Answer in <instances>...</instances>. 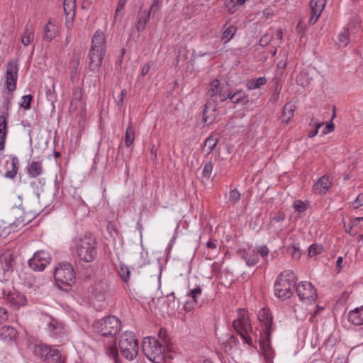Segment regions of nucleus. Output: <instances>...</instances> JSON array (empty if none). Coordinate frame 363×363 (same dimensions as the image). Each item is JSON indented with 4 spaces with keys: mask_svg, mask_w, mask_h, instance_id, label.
Instances as JSON below:
<instances>
[{
    "mask_svg": "<svg viewBox=\"0 0 363 363\" xmlns=\"http://www.w3.org/2000/svg\"><path fill=\"white\" fill-rule=\"evenodd\" d=\"M258 318H272L271 313L268 308H262L259 312Z\"/></svg>",
    "mask_w": 363,
    "mask_h": 363,
    "instance_id": "69168bd1",
    "label": "nucleus"
},
{
    "mask_svg": "<svg viewBox=\"0 0 363 363\" xmlns=\"http://www.w3.org/2000/svg\"><path fill=\"white\" fill-rule=\"evenodd\" d=\"M235 93H239V95L235 98L234 104H242V105H247L249 103L248 95L243 90H238Z\"/></svg>",
    "mask_w": 363,
    "mask_h": 363,
    "instance_id": "a19ab883",
    "label": "nucleus"
},
{
    "mask_svg": "<svg viewBox=\"0 0 363 363\" xmlns=\"http://www.w3.org/2000/svg\"><path fill=\"white\" fill-rule=\"evenodd\" d=\"M323 247L317 244H313L309 247L308 249V255L310 257L315 256L318 254H320L323 252Z\"/></svg>",
    "mask_w": 363,
    "mask_h": 363,
    "instance_id": "a18cd8bd",
    "label": "nucleus"
},
{
    "mask_svg": "<svg viewBox=\"0 0 363 363\" xmlns=\"http://www.w3.org/2000/svg\"><path fill=\"white\" fill-rule=\"evenodd\" d=\"M293 207L296 211L299 213L305 211L307 208L306 205L301 200L295 201L293 204Z\"/></svg>",
    "mask_w": 363,
    "mask_h": 363,
    "instance_id": "864d4df0",
    "label": "nucleus"
},
{
    "mask_svg": "<svg viewBox=\"0 0 363 363\" xmlns=\"http://www.w3.org/2000/svg\"><path fill=\"white\" fill-rule=\"evenodd\" d=\"M130 269L127 265L123 263L119 264L118 274L124 282L127 283L130 280Z\"/></svg>",
    "mask_w": 363,
    "mask_h": 363,
    "instance_id": "e433bc0d",
    "label": "nucleus"
},
{
    "mask_svg": "<svg viewBox=\"0 0 363 363\" xmlns=\"http://www.w3.org/2000/svg\"><path fill=\"white\" fill-rule=\"evenodd\" d=\"M332 183L329 180L327 176H322L318 181L313 184V189L315 192L319 194H325L328 189L331 187Z\"/></svg>",
    "mask_w": 363,
    "mask_h": 363,
    "instance_id": "412c9836",
    "label": "nucleus"
},
{
    "mask_svg": "<svg viewBox=\"0 0 363 363\" xmlns=\"http://www.w3.org/2000/svg\"><path fill=\"white\" fill-rule=\"evenodd\" d=\"M94 294L98 301H102L105 300L108 294V286L107 283L102 282L97 284L94 288Z\"/></svg>",
    "mask_w": 363,
    "mask_h": 363,
    "instance_id": "bb28decb",
    "label": "nucleus"
},
{
    "mask_svg": "<svg viewBox=\"0 0 363 363\" xmlns=\"http://www.w3.org/2000/svg\"><path fill=\"white\" fill-rule=\"evenodd\" d=\"M296 292L301 301L308 303H314L318 297L316 289L309 281L298 284Z\"/></svg>",
    "mask_w": 363,
    "mask_h": 363,
    "instance_id": "9d476101",
    "label": "nucleus"
},
{
    "mask_svg": "<svg viewBox=\"0 0 363 363\" xmlns=\"http://www.w3.org/2000/svg\"><path fill=\"white\" fill-rule=\"evenodd\" d=\"M291 255L294 258H295V259L300 258L301 253V251H300L298 247L296 245L294 244V245H291Z\"/></svg>",
    "mask_w": 363,
    "mask_h": 363,
    "instance_id": "6e6d98bb",
    "label": "nucleus"
},
{
    "mask_svg": "<svg viewBox=\"0 0 363 363\" xmlns=\"http://www.w3.org/2000/svg\"><path fill=\"white\" fill-rule=\"evenodd\" d=\"M14 258L9 251L0 253V274L10 275L13 270Z\"/></svg>",
    "mask_w": 363,
    "mask_h": 363,
    "instance_id": "4468645a",
    "label": "nucleus"
},
{
    "mask_svg": "<svg viewBox=\"0 0 363 363\" xmlns=\"http://www.w3.org/2000/svg\"><path fill=\"white\" fill-rule=\"evenodd\" d=\"M239 341L234 335H230L228 339L223 342L225 352L228 354H231L238 349Z\"/></svg>",
    "mask_w": 363,
    "mask_h": 363,
    "instance_id": "c756f323",
    "label": "nucleus"
},
{
    "mask_svg": "<svg viewBox=\"0 0 363 363\" xmlns=\"http://www.w3.org/2000/svg\"><path fill=\"white\" fill-rule=\"evenodd\" d=\"M77 0H64V11L66 16L65 25L68 29H72L75 17Z\"/></svg>",
    "mask_w": 363,
    "mask_h": 363,
    "instance_id": "dca6fc26",
    "label": "nucleus"
},
{
    "mask_svg": "<svg viewBox=\"0 0 363 363\" xmlns=\"http://www.w3.org/2000/svg\"><path fill=\"white\" fill-rule=\"evenodd\" d=\"M142 349L147 358L153 363H165L168 345L154 337L148 336L143 339Z\"/></svg>",
    "mask_w": 363,
    "mask_h": 363,
    "instance_id": "7ed1b4c3",
    "label": "nucleus"
},
{
    "mask_svg": "<svg viewBox=\"0 0 363 363\" xmlns=\"http://www.w3.org/2000/svg\"><path fill=\"white\" fill-rule=\"evenodd\" d=\"M210 107L212 108L213 111L216 110V107L213 104V102L209 100L206 102L204 109H203V119L204 123H209L208 120V117H209L208 115V109Z\"/></svg>",
    "mask_w": 363,
    "mask_h": 363,
    "instance_id": "49530a36",
    "label": "nucleus"
},
{
    "mask_svg": "<svg viewBox=\"0 0 363 363\" xmlns=\"http://www.w3.org/2000/svg\"><path fill=\"white\" fill-rule=\"evenodd\" d=\"M342 325L348 329H355L357 326L363 325V319H342Z\"/></svg>",
    "mask_w": 363,
    "mask_h": 363,
    "instance_id": "58836bf2",
    "label": "nucleus"
},
{
    "mask_svg": "<svg viewBox=\"0 0 363 363\" xmlns=\"http://www.w3.org/2000/svg\"><path fill=\"white\" fill-rule=\"evenodd\" d=\"M17 332L16 329L9 325H3L0 328V337L5 341H11L16 338Z\"/></svg>",
    "mask_w": 363,
    "mask_h": 363,
    "instance_id": "a878e982",
    "label": "nucleus"
},
{
    "mask_svg": "<svg viewBox=\"0 0 363 363\" xmlns=\"http://www.w3.org/2000/svg\"><path fill=\"white\" fill-rule=\"evenodd\" d=\"M232 325L245 342L250 346L252 345L253 341L250 335L252 328L250 319H234Z\"/></svg>",
    "mask_w": 363,
    "mask_h": 363,
    "instance_id": "9b49d317",
    "label": "nucleus"
},
{
    "mask_svg": "<svg viewBox=\"0 0 363 363\" xmlns=\"http://www.w3.org/2000/svg\"><path fill=\"white\" fill-rule=\"evenodd\" d=\"M34 353L42 360L48 363H57L61 359V354L58 350L51 349L43 344H37L34 347Z\"/></svg>",
    "mask_w": 363,
    "mask_h": 363,
    "instance_id": "1a4fd4ad",
    "label": "nucleus"
},
{
    "mask_svg": "<svg viewBox=\"0 0 363 363\" xmlns=\"http://www.w3.org/2000/svg\"><path fill=\"white\" fill-rule=\"evenodd\" d=\"M264 328L261 333L259 340L260 349L266 359H271L274 356V351L270 343V335L272 333V319H264Z\"/></svg>",
    "mask_w": 363,
    "mask_h": 363,
    "instance_id": "6e6552de",
    "label": "nucleus"
},
{
    "mask_svg": "<svg viewBox=\"0 0 363 363\" xmlns=\"http://www.w3.org/2000/svg\"><path fill=\"white\" fill-rule=\"evenodd\" d=\"M206 247L210 249V250H212L213 251H215V254L213 255H209L208 254L207 255L208 256V259H213V257H214L216 256V254H218V251L217 250V243H216V240H211L207 242L206 243Z\"/></svg>",
    "mask_w": 363,
    "mask_h": 363,
    "instance_id": "3c124183",
    "label": "nucleus"
},
{
    "mask_svg": "<svg viewBox=\"0 0 363 363\" xmlns=\"http://www.w3.org/2000/svg\"><path fill=\"white\" fill-rule=\"evenodd\" d=\"M202 288L200 286L189 290L188 296L191 297L194 303H197V297L201 294Z\"/></svg>",
    "mask_w": 363,
    "mask_h": 363,
    "instance_id": "de8ad7c7",
    "label": "nucleus"
},
{
    "mask_svg": "<svg viewBox=\"0 0 363 363\" xmlns=\"http://www.w3.org/2000/svg\"><path fill=\"white\" fill-rule=\"evenodd\" d=\"M240 257L244 259L248 267L255 265L259 260L257 252L255 250L252 252H247L245 250H240L239 252Z\"/></svg>",
    "mask_w": 363,
    "mask_h": 363,
    "instance_id": "5701e85b",
    "label": "nucleus"
},
{
    "mask_svg": "<svg viewBox=\"0 0 363 363\" xmlns=\"http://www.w3.org/2000/svg\"><path fill=\"white\" fill-rule=\"evenodd\" d=\"M106 354L112 357L115 363H119L118 352L115 342L107 347Z\"/></svg>",
    "mask_w": 363,
    "mask_h": 363,
    "instance_id": "ea45409f",
    "label": "nucleus"
},
{
    "mask_svg": "<svg viewBox=\"0 0 363 363\" xmlns=\"http://www.w3.org/2000/svg\"><path fill=\"white\" fill-rule=\"evenodd\" d=\"M350 33L348 28H344L338 35L337 40L339 47L345 48L350 42Z\"/></svg>",
    "mask_w": 363,
    "mask_h": 363,
    "instance_id": "f704fd0d",
    "label": "nucleus"
},
{
    "mask_svg": "<svg viewBox=\"0 0 363 363\" xmlns=\"http://www.w3.org/2000/svg\"><path fill=\"white\" fill-rule=\"evenodd\" d=\"M44 39L48 42L52 40L57 34V27L50 20L44 28Z\"/></svg>",
    "mask_w": 363,
    "mask_h": 363,
    "instance_id": "c85d7f7f",
    "label": "nucleus"
},
{
    "mask_svg": "<svg viewBox=\"0 0 363 363\" xmlns=\"http://www.w3.org/2000/svg\"><path fill=\"white\" fill-rule=\"evenodd\" d=\"M34 38V30L30 24H26L23 35L21 38V43L25 45H28Z\"/></svg>",
    "mask_w": 363,
    "mask_h": 363,
    "instance_id": "7c9ffc66",
    "label": "nucleus"
},
{
    "mask_svg": "<svg viewBox=\"0 0 363 363\" xmlns=\"http://www.w3.org/2000/svg\"><path fill=\"white\" fill-rule=\"evenodd\" d=\"M48 330L52 337H56L64 333L65 325L58 319H51L48 325Z\"/></svg>",
    "mask_w": 363,
    "mask_h": 363,
    "instance_id": "b1692460",
    "label": "nucleus"
},
{
    "mask_svg": "<svg viewBox=\"0 0 363 363\" xmlns=\"http://www.w3.org/2000/svg\"><path fill=\"white\" fill-rule=\"evenodd\" d=\"M161 1H162V0H153V2L152 4V6L150 7L149 12L150 13V12H156L160 7V4H161Z\"/></svg>",
    "mask_w": 363,
    "mask_h": 363,
    "instance_id": "774afa93",
    "label": "nucleus"
},
{
    "mask_svg": "<svg viewBox=\"0 0 363 363\" xmlns=\"http://www.w3.org/2000/svg\"><path fill=\"white\" fill-rule=\"evenodd\" d=\"M221 89L219 80L217 79H213L209 84V89L207 94L211 97L216 96L220 93Z\"/></svg>",
    "mask_w": 363,
    "mask_h": 363,
    "instance_id": "72a5a7b5",
    "label": "nucleus"
},
{
    "mask_svg": "<svg viewBox=\"0 0 363 363\" xmlns=\"http://www.w3.org/2000/svg\"><path fill=\"white\" fill-rule=\"evenodd\" d=\"M267 83V79L265 77H260L257 79H251L246 84V87L249 90H253L259 88L261 86L264 85Z\"/></svg>",
    "mask_w": 363,
    "mask_h": 363,
    "instance_id": "2f4dec72",
    "label": "nucleus"
},
{
    "mask_svg": "<svg viewBox=\"0 0 363 363\" xmlns=\"http://www.w3.org/2000/svg\"><path fill=\"white\" fill-rule=\"evenodd\" d=\"M19 167L18 159L16 156L11 157V161H6L5 164L6 172L4 177L13 179L16 177Z\"/></svg>",
    "mask_w": 363,
    "mask_h": 363,
    "instance_id": "aec40b11",
    "label": "nucleus"
},
{
    "mask_svg": "<svg viewBox=\"0 0 363 363\" xmlns=\"http://www.w3.org/2000/svg\"><path fill=\"white\" fill-rule=\"evenodd\" d=\"M324 124L325 123L323 122L318 121V120L315 119V118H312L309 123L310 126H313L318 131H319L320 128L322 127Z\"/></svg>",
    "mask_w": 363,
    "mask_h": 363,
    "instance_id": "0e129e2a",
    "label": "nucleus"
},
{
    "mask_svg": "<svg viewBox=\"0 0 363 363\" xmlns=\"http://www.w3.org/2000/svg\"><path fill=\"white\" fill-rule=\"evenodd\" d=\"M225 6L230 13H235L240 8L236 4V0H225Z\"/></svg>",
    "mask_w": 363,
    "mask_h": 363,
    "instance_id": "09e8293b",
    "label": "nucleus"
},
{
    "mask_svg": "<svg viewBox=\"0 0 363 363\" xmlns=\"http://www.w3.org/2000/svg\"><path fill=\"white\" fill-rule=\"evenodd\" d=\"M9 116L0 115V150H4L8 133L7 118Z\"/></svg>",
    "mask_w": 363,
    "mask_h": 363,
    "instance_id": "4be33fe9",
    "label": "nucleus"
},
{
    "mask_svg": "<svg viewBox=\"0 0 363 363\" xmlns=\"http://www.w3.org/2000/svg\"><path fill=\"white\" fill-rule=\"evenodd\" d=\"M357 313L358 314L359 318H363V306L351 310L349 313V316L352 317Z\"/></svg>",
    "mask_w": 363,
    "mask_h": 363,
    "instance_id": "680f3d73",
    "label": "nucleus"
},
{
    "mask_svg": "<svg viewBox=\"0 0 363 363\" xmlns=\"http://www.w3.org/2000/svg\"><path fill=\"white\" fill-rule=\"evenodd\" d=\"M361 206H363V194H359L353 202L354 208H359Z\"/></svg>",
    "mask_w": 363,
    "mask_h": 363,
    "instance_id": "4d7b16f0",
    "label": "nucleus"
},
{
    "mask_svg": "<svg viewBox=\"0 0 363 363\" xmlns=\"http://www.w3.org/2000/svg\"><path fill=\"white\" fill-rule=\"evenodd\" d=\"M127 3V0H118V6L116 10V17L117 16L121 15V12L123 10L125 4Z\"/></svg>",
    "mask_w": 363,
    "mask_h": 363,
    "instance_id": "bf43d9fd",
    "label": "nucleus"
},
{
    "mask_svg": "<svg viewBox=\"0 0 363 363\" xmlns=\"http://www.w3.org/2000/svg\"><path fill=\"white\" fill-rule=\"evenodd\" d=\"M54 278L59 289L67 291L75 282V273L68 262L60 263L54 270Z\"/></svg>",
    "mask_w": 363,
    "mask_h": 363,
    "instance_id": "39448f33",
    "label": "nucleus"
},
{
    "mask_svg": "<svg viewBox=\"0 0 363 363\" xmlns=\"http://www.w3.org/2000/svg\"><path fill=\"white\" fill-rule=\"evenodd\" d=\"M237 27L235 26H230L222 33L221 40L224 43H228L235 35L237 32Z\"/></svg>",
    "mask_w": 363,
    "mask_h": 363,
    "instance_id": "473e14b6",
    "label": "nucleus"
},
{
    "mask_svg": "<svg viewBox=\"0 0 363 363\" xmlns=\"http://www.w3.org/2000/svg\"><path fill=\"white\" fill-rule=\"evenodd\" d=\"M26 171L29 178L40 177L43 173V160L31 161L27 165Z\"/></svg>",
    "mask_w": 363,
    "mask_h": 363,
    "instance_id": "a211bd4d",
    "label": "nucleus"
},
{
    "mask_svg": "<svg viewBox=\"0 0 363 363\" xmlns=\"http://www.w3.org/2000/svg\"><path fill=\"white\" fill-rule=\"evenodd\" d=\"M272 36L266 34L262 36V38L259 40V45L262 47H264L269 44V43L272 40Z\"/></svg>",
    "mask_w": 363,
    "mask_h": 363,
    "instance_id": "13d9d810",
    "label": "nucleus"
},
{
    "mask_svg": "<svg viewBox=\"0 0 363 363\" xmlns=\"http://www.w3.org/2000/svg\"><path fill=\"white\" fill-rule=\"evenodd\" d=\"M327 1L326 0H311L310 3L311 17L309 23L313 25L319 18L323 10L324 9Z\"/></svg>",
    "mask_w": 363,
    "mask_h": 363,
    "instance_id": "2eb2a0df",
    "label": "nucleus"
},
{
    "mask_svg": "<svg viewBox=\"0 0 363 363\" xmlns=\"http://www.w3.org/2000/svg\"><path fill=\"white\" fill-rule=\"evenodd\" d=\"M165 335L166 331L164 330L162 328H160L158 333V337L160 338L159 340L162 342L164 345H167V340L165 338Z\"/></svg>",
    "mask_w": 363,
    "mask_h": 363,
    "instance_id": "338daca9",
    "label": "nucleus"
},
{
    "mask_svg": "<svg viewBox=\"0 0 363 363\" xmlns=\"http://www.w3.org/2000/svg\"><path fill=\"white\" fill-rule=\"evenodd\" d=\"M240 198L241 194L236 188H235L230 191L228 203L231 206H234L240 201Z\"/></svg>",
    "mask_w": 363,
    "mask_h": 363,
    "instance_id": "79ce46f5",
    "label": "nucleus"
},
{
    "mask_svg": "<svg viewBox=\"0 0 363 363\" xmlns=\"http://www.w3.org/2000/svg\"><path fill=\"white\" fill-rule=\"evenodd\" d=\"M135 139V129L133 126L130 123L126 128L125 135V145L126 147L130 146L134 142Z\"/></svg>",
    "mask_w": 363,
    "mask_h": 363,
    "instance_id": "c9c22d12",
    "label": "nucleus"
},
{
    "mask_svg": "<svg viewBox=\"0 0 363 363\" xmlns=\"http://www.w3.org/2000/svg\"><path fill=\"white\" fill-rule=\"evenodd\" d=\"M33 99V96L30 94L25 95L21 98V102L20 104L21 107L28 110L30 108V102Z\"/></svg>",
    "mask_w": 363,
    "mask_h": 363,
    "instance_id": "8fccbe9b",
    "label": "nucleus"
},
{
    "mask_svg": "<svg viewBox=\"0 0 363 363\" xmlns=\"http://www.w3.org/2000/svg\"><path fill=\"white\" fill-rule=\"evenodd\" d=\"M152 66V62H148L147 64H145V65H143L141 68V72H140V76L138 77V80L140 79L141 77H144L145 75H146L150 67Z\"/></svg>",
    "mask_w": 363,
    "mask_h": 363,
    "instance_id": "052dcab7",
    "label": "nucleus"
},
{
    "mask_svg": "<svg viewBox=\"0 0 363 363\" xmlns=\"http://www.w3.org/2000/svg\"><path fill=\"white\" fill-rule=\"evenodd\" d=\"M118 347L123 357L128 360L134 359L138 354V341L133 332L125 331L122 333L118 341Z\"/></svg>",
    "mask_w": 363,
    "mask_h": 363,
    "instance_id": "423d86ee",
    "label": "nucleus"
},
{
    "mask_svg": "<svg viewBox=\"0 0 363 363\" xmlns=\"http://www.w3.org/2000/svg\"><path fill=\"white\" fill-rule=\"evenodd\" d=\"M92 328L102 336H113L121 330V323L120 319H94Z\"/></svg>",
    "mask_w": 363,
    "mask_h": 363,
    "instance_id": "0eeeda50",
    "label": "nucleus"
},
{
    "mask_svg": "<svg viewBox=\"0 0 363 363\" xmlns=\"http://www.w3.org/2000/svg\"><path fill=\"white\" fill-rule=\"evenodd\" d=\"M296 109V106L291 103H287L285 104L283 112L281 114V123L285 125L289 124L291 118L294 116V113Z\"/></svg>",
    "mask_w": 363,
    "mask_h": 363,
    "instance_id": "cd10ccee",
    "label": "nucleus"
},
{
    "mask_svg": "<svg viewBox=\"0 0 363 363\" xmlns=\"http://www.w3.org/2000/svg\"><path fill=\"white\" fill-rule=\"evenodd\" d=\"M46 183V179L44 177H37L33 179L30 182V186L33 192L39 197L40 194L44 191V186Z\"/></svg>",
    "mask_w": 363,
    "mask_h": 363,
    "instance_id": "393cba45",
    "label": "nucleus"
},
{
    "mask_svg": "<svg viewBox=\"0 0 363 363\" xmlns=\"http://www.w3.org/2000/svg\"><path fill=\"white\" fill-rule=\"evenodd\" d=\"M255 252L259 254L262 257H265L268 255L269 249L266 245H262L259 247Z\"/></svg>",
    "mask_w": 363,
    "mask_h": 363,
    "instance_id": "e2e57ef3",
    "label": "nucleus"
},
{
    "mask_svg": "<svg viewBox=\"0 0 363 363\" xmlns=\"http://www.w3.org/2000/svg\"><path fill=\"white\" fill-rule=\"evenodd\" d=\"M213 168V164L211 161L207 162L203 169L202 176L208 179L211 177Z\"/></svg>",
    "mask_w": 363,
    "mask_h": 363,
    "instance_id": "c03bdc74",
    "label": "nucleus"
},
{
    "mask_svg": "<svg viewBox=\"0 0 363 363\" xmlns=\"http://www.w3.org/2000/svg\"><path fill=\"white\" fill-rule=\"evenodd\" d=\"M335 113L333 112V118L330 120L329 123H327L325 127L323 128L322 135H327L331 132H333L335 130V125L333 122V119L335 118Z\"/></svg>",
    "mask_w": 363,
    "mask_h": 363,
    "instance_id": "603ef678",
    "label": "nucleus"
},
{
    "mask_svg": "<svg viewBox=\"0 0 363 363\" xmlns=\"http://www.w3.org/2000/svg\"><path fill=\"white\" fill-rule=\"evenodd\" d=\"M7 303L14 309H18L26 303V296L17 291H9L6 296Z\"/></svg>",
    "mask_w": 363,
    "mask_h": 363,
    "instance_id": "f3484780",
    "label": "nucleus"
},
{
    "mask_svg": "<svg viewBox=\"0 0 363 363\" xmlns=\"http://www.w3.org/2000/svg\"><path fill=\"white\" fill-rule=\"evenodd\" d=\"M150 18V12H144L140 17L136 24V29L138 32H141L145 30V26L148 22Z\"/></svg>",
    "mask_w": 363,
    "mask_h": 363,
    "instance_id": "4c0bfd02",
    "label": "nucleus"
},
{
    "mask_svg": "<svg viewBox=\"0 0 363 363\" xmlns=\"http://www.w3.org/2000/svg\"><path fill=\"white\" fill-rule=\"evenodd\" d=\"M218 140L212 136L208 137L205 140L204 147L206 149L208 153L213 151L218 143Z\"/></svg>",
    "mask_w": 363,
    "mask_h": 363,
    "instance_id": "37998d69",
    "label": "nucleus"
},
{
    "mask_svg": "<svg viewBox=\"0 0 363 363\" xmlns=\"http://www.w3.org/2000/svg\"><path fill=\"white\" fill-rule=\"evenodd\" d=\"M19 65L17 59L9 60L6 65L5 88L16 90L18 80Z\"/></svg>",
    "mask_w": 363,
    "mask_h": 363,
    "instance_id": "f8f14e48",
    "label": "nucleus"
},
{
    "mask_svg": "<svg viewBox=\"0 0 363 363\" xmlns=\"http://www.w3.org/2000/svg\"><path fill=\"white\" fill-rule=\"evenodd\" d=\"M74 249L79 259L86 263L94 262L98 255L97 242L90 234L75 238Z\"/></svg>",
    "mask_w": 363,
    "mask_h": 363,
    "instance_id": "f257e3e1",
    "label": "nucleus"
},
{
    "mask_svg": "<svg viewBox=\"0 0 363 363\" xmlns=\"http://www.w3.org/2000/svg\"><path fill=\"white\" fill-rule=\"evenodd\" d=\"M16 90H10L4 89L1 91L2 96V105L1 108V114H5L6 116H9V110L10 108V106L11 101L13 99L14 91Z\"/></svg>",
    "mask_w": 363,
    "mask_h": 363,
    "instance_id": "6ab92c4d",
    "label": "nucleus"
},
{
    "mask_svg": "<svg viewBox=\"0 0 363 363\" xmlns=\"http://www.w3.org/2000/svg\"><path fill=\"white\" fill-rule=\"evenodd\" d=\"M51 257L49 252L45 250L37 251L28 260L29 267L36 272H41L50 264Z\"/></svg>",
    "mask_w": 363,
    "mask_h": 363,
    "instance_id": "ddd939ff",
    "label": "nucleus"
},
{
    "mask_svg": "<svg viewBox=\"0 0 363 363\" xmlns=\"http://www.w3.org/2000/svg\"><path fill=\"white\" fill-rule=\"evenodd\" d=\"M106 46L105 35L101 30L95 31L89 52V68L90 70L98 71L101 67L106 53Z\"/></svg>",
    "mask_w": 363,
    "mask_h": 363,
    "instance_id": "f03ea898",
    "label": "nucleus"
},
{
    "mask_svg": "<svg viewBox=\"0 0 363 363\" xmlns=\"http://www.w3.org/2000/svg\"><path fill=\"white\" fill-rule=\"evenodd\" d=\"M296 280V275L291 270L279 274L274 285L275 296L282 299L290 298L292 295L291 287Z\"/></svg>",
    "mask_w": 363,
    "mask_h": 363,
    "instance_id": "20e7f679",
    "label": "nucleus"
},
{
    "mask_svg": "<svg viewBox=\"0 0 363 363\" xmlns=\"http://www.w3.org/2000/svg\"><path fill=\"white\" fill-rule=\"evenodd\" d=\"M82 98V88L77 86L73 89L72 91V99L73 100L79 101Z\"/></svg>",
    "mask_w": 363,
    "mask_h": 363,
    "instance_id": "5fc2aeb1",
    "label": "nucleus"
}]
</instances>
